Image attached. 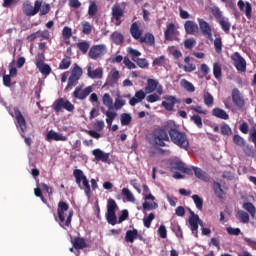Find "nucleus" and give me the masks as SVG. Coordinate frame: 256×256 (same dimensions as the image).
I'll use <instances>...</instances> for the list:
<instances>
[{
  "label": "nucleus",
  "instance_id": "5",
  "mask_svg": "<svg viewBox=\"0 0 256 256\" xmlns=\"http://www.w3.org/2000/svg\"><path fill=\"white\" fill-rule=\"evenodd\" d=\"M14 114H15V119L17 121L16 126L21 130V137L24 138V141L28 147H31V143L33 141L29 137H25V131H27V121L25 120V117L21 113V110L19 108L15 107L14 108Z\"/></svg>",
  "mask_w": 256,
  "mask_h": 256
},
{
  "label": "nucleus",
  "instance_id": "43",
  "mask_svg": "<svg viewBox=\"0 0 256 256\" xmlns=\"http://www.w3.org/2000/svg\"><path fill=\"white\" fill-rule=\"evenodd\" d=\"M102 103L107 107L108 109H113V98L109 93H105L102 96Z\"/></svg>",
  "mask_w": 256,
  "mask_h": 256
},
{
  "label": "nucleus",
  "instance_id": "61",
  "mask_svg": "<svg viewBox=\"0 0 256 256\" xmlns=\"http://www.w3.org/2000/svg\"><path fill=\"white\" fill-rule=\"evenodd\" d=\"M214 48L216 53H221L223 51V41L221 37H218L214 40Z\"/></svg>",
  "mask_w": 256,
  "mask_h": 256
},
{
  "label": "nucleus",
  "instance_id": "63",
  "mask_svg": "<svg viewBox=\"0 0 256 256\" xmlns=\"http://www.w3.org/2000/svg\"><path fill=\"white\" fill-rule=\"evenodd\" d=\"M62 37L64 39H69L70 37H73V30L70 27L65 26L62 30Z\"/></svg>",
  "mask_w": 256,
  "mask_h": 256
},
{
  "label": "nucleus",
  "instance_id": "33",
  "mask_svg": "<svg viewBox=\"0 0 256 256\" xmlns=\"http://www.w3.org/2000/svg\"><path fill=\"white\" fill-rule=\"evenodd\" d=\"M159 85V82L155 79H148L147 80V85L145 87V93L149 94V93H153L156 89L157 86Z\"/></svg>",
  "mask_w": 256,
  "mask_h": 256
},
{
  "label": "nucleus",
  "instance_id": "35",
  "mask_svg": "<svg viewBox=\"0 0 256 256\" xmlns=\"http://www.w3.org/2000/svg\"><path fill=\"white\" fill-rule=\"evenodd\" d=\"M180 86L182 89H185V91H188V93H195V85H193V83L189 82L187 79H181Z\"/></svg>",
  "mask_w": 256,
  "mask_h": 256
},
{
  "label": "nucleus",
  "instance_id": "16",
  "mask_svg": "<svg viewBox=\"0 0 256 256\" xmlns=\"http://www.w3.org/2000/svg\"><path fill=\"white\" fill-rule=\"evenodd\" d=\"M188 223L190 225V230L192 231L193 235H197L199 225L203 227V221L199 218V215L195 214L194 212H191Z\"/></svg>",
  "mask_w": 256,
  "mask_h": 256
},
{
  "label": "nucleus",
  "instance_id": "13",
  "mask_svg": "<svg viewBox=\"0 0 256 256\" xmlns=\"http://www.w3.org/2000/svg\"><path fill=\"white\" fill-rule=\"evenodd\" d=\"M197 21L202 35L209 41H213V30L211 29V25L203 18H198Z\"/></svg>",
  "mask_w": 256,
  "mask_h": 256
},
{
  "label": "nucleus",
  "instance_id": "37",
  "mask_svg": "<svg viewBox=\"0 0 256 256\" xmlns=\"http://www.w3.org/2000/svg\"><path fill=\"white\" fill-rule=\"evenodd\" d=\"M218 23L224 33H229V31H231V22H229V18L223 17L221 20L218 21Z\"/></svg>",
  "mask_w": 256,
  "mask_h": 256
},
{
  "label": "nucleus",
  "instance_id": "11",
  "mask_svg": "<svg viewBox=\"0 0 256 256\" xmlns=\"http://www.w3.org/2000/svg\"><path fill=\"white\" fill-rule=\"evenodd\" d=\"M91 93H93L92 86H88L84 89L83 86H78L72 93V97H74V99H78L79 101H85V99H87Z\"/></svg>",
  "mask_w": 256,
  "mask_h": 256
},
{
  "label": "nucleus",
  "instance_id": "6",
  "mask_svg": "<svg viewBox=\"0 0 256 256\" xmlns=\"http://www.w3.org/2000/svg\"><path fill=\"white\" fill-rule=\"evenodd\" d=\"M83 76V69L79 67V65L75 64L74 67L71 69L70 76L68 77L67 86L64 89L65 93L71 91L77 83H79V79Z\"/></svg>",
  "mask_w": 256,
  "mask_h": 256
},
{
  "label": "nucleus",
  "instance_id": "23",
  "mask_svg": "<svg viewBox=\"0 0 256 256\" xmlns=\"http://www.w3.org/2000/svg\"><path fill=\"white\" fill-rule=\"evenodd\" d=\"M237 5H238L240 11L245 12L246 17H247L248 19H250L251 13H252V11H253V7L251 6V3H249V2H245V3H244L243 0H239V1L237 2Z\"/></svg>",
  "mask_w": 256,
  "mask_h": 256
},
{
  "label": "nucleus",
  "instance_id": "7",
  "mask_svg": "<svg viewBox=\"0 0 256 256\" xmlns=\"http://www.w3.org/2000/svg\"><path fill=\"white\" fill-rule=\"evenodd\" d=\"M143 189V197L145 202H143L142 207L144 211H149L151 209H157V207H159V204H157V202H152L149 203L148 201H155V196H153V194H151V190L149 189V186H147V184H143L142 186Z\"/></svg>",
  "mask_w": 256,
  "mask_h": 256
},
{
  "label": "nucleus",
  "instance_id": "34",
  "mask_svg": "<svg viewBox=\"0 0 256 256\" xmlns=\"http://www.w3.org/2000/svg\"><path fill=\"white\" fill-rule=\"evenodd\" d=\"M110 39L115 45H121V43H123L125 40V36H123L121 32L115 31L111 34Z\"/></svg>",
  "mask_w": 256,
  "mask_h": 256
},
{
  "label": "nucleus",
  "instance_id": "26",
  "mask_svg": "<svg viewBox=\"0 0 256 256\" xmlns=\"http://www.w3.org/2000/svg\"><path fill=\"white\" fill-rule=\"evenodd\" d=\"M140 43H145L148 47H154L155 45V36L149 32L145 33L144 36H140L138 40Z\"/></svg>",
  "mask_w": 256,
  "mask_h": 256
},
{
  "label": "nucleus",
  "instance_id": "30",
  "mask_svg": "<svg viewBox=\"0 0 256 256\" xmlns=\"http://www.w3.org/2000/svg\"><path fill=\"white\" fill-rule=\"evenodd\" d=\"M212 189L218 199L220 200L224 199L225 191L223 190L219 182H213Z\"/></svg>",
  "mask_w": 256,
  "mask_h": 256
},
{
  "label": "nucleus",
  "instance_id": "45",
  "mask_svg": "<svg viewBox=\"0 0 256 256\" xmlns=\"http://www.w3.org/2000/svg\"><path fill=\"white\" fill-rule=\"evenodd\" d=\"M125 105L126 101L123 99V96L118 94L115 98L114 108L116 111H119V109H122Z\"/></svg>",
  "mask_w": 256,
  "mask_h": 256
},
{
  "label": "nucleus",
  "instance_id": "40",
  "mask_svg": "<svg viewBox=\"0 0 256 256\" xmlns=\"http://www.w3.org/2000/svg\"><path fill=\"white\" fill-rule=\"evenodd\" d=\"M175 35V24L174 23H169L166 26V30L164 32V37L166 40L171 39Z\"/></svg>",
  "mask_w": 256,
  "mask_h": 256
},
{
  "label": "nucleus",
  "instance_id": "10",
  "mask_svg": "<svg viewBox=\"0 0 256 256\" xmlns=\"http://www.w3.org/2000/svg\"><path fill=\"white\" fill-rule=\"evenodd\" d=\"M107 55V45L105 44H96L93 45L88 52V57L93 61H97Z\"/></svg>",
  "mask_w": 256,
  "mask_h": 256
},
{
  "label": "nucleus",
  "instance_id": "32",
  "mask_svg": "<svg viewBox=\"0 0 256 256\" xmlns=\"http://www.w3.org/2000/svg\"><path fill=\"white\" fill-rule=\"evenodd\" d=\"M213 117H217L218 119H223L224 121H227L229 119V114L221 108H214L212 110Z\"/></svg>",
  "mask_w": 256,
  "mask_h": 256
},
{
  "label": "nucleus",
  "instance_id": "46",
  "mask_svg": "<svg viewBox=\"0 0 256 256\" xmlns=\"http://www.w3.org/2000/svg\"><path fill=\"white\" fill-rule=\"evenodd\" d=\"M184 170H185V163L183 162L178 161L171 164L170 171L172 173H175L177 171H181V173H183Z\"/></svg>",
  "mask_w": 256,
  "mask_h": 256
},
{
  "label": "nucleus",
  "instance_id": "3",
  "mask_svg": "<svg viewBox=\"0 0 256 256\" xmlns=\"http://www.w3.org/2000/svg\"><path fill=\"white\" fill-rule=\"evenodd\" d=\"M173 124V120L167 121L162 127L154 131L153 139L158 147H165V141H169V127Z\"/></svg>",
  "mask_w": 256,
  "mask_h": 256
},
{
  "label": "nucleus",
  "instance_id": "2",
  "mask_svg": "<svg viewBox=\"0 0 256 256\" xmlns=\"http://www.w3.org/2000/svg\"><path fill=\"white\" fill-rule=\"evenodd\" d=\"M66 211H69V204L67 202L60 201L57 208L58 218L55 219L63 229H65V227H71V221H73V210L69 211V214L65 220Z\"/></svg>",
  "mask_w": 256,
  "mask_h": 256
},
{
  "label": "nucleus",
  "instance_id": "28",
  "mask_svg": "<svg viewBox=\"0 0 256 256\" xmlns=\"http://www.w3.org/2000/svg\"><path fill=\"white\" fill-rule=\"evenodd\" d=\"M139 238V231L137 229L128 230L125 235L126 243H135V239Z\"/></svg>",
  "mask_w": 256,
  "mask_h": 256
},
{
  "label": "nucleus",
  "instance_id": "24",
  "mask_svg": "<svg viewBox=\"0 0 256 256\" xmlns=\"http://www.w3.org/2000/svg\"><path fill=\"white\" fill-rule=\"evenodd\" d=\"M184 29L187 35H195L199 31V26L195 21L188 20L184 24Z\"/></svg>",
  "mask_w": 256,
  "mask_h": 256
},
{
  "label": "nucleus",
  "instance_id": "29",
  "mask_svg": "<svg viewBox=\"0 0 256 256\" xmlns=\"http://www.w3.org/2000/svg\"><path fill=\"white\" fill-rule=\"evenodd\" d=\"M74 249H86L87 247V242L85 241V238L83 237H75L71 241Z\"/></svg>",
  "mask_w": 256,
  "mask_h": 256
},
{
  "label": "nucleus",
  "instance_id": "8",
  "mask_svg": "<svg viewBox=\"0 0 256 256\" xmlns=\"http://www.w3.org/2000/svg\"><path fill=\"white\" fill-rule=\"evenodd\" d=\"M117 202L113 198H109L107 201V212H106V221L109 225L115 226L117 223Z\"/></svg>",
  "mask_w": 256,
  "mask_h": 256
},
{
  "label": "nucleus",
  "instance_id": "57",
  "mask_svg": "<svg viewBox=\"0 0 256 256\" xmlns=\"http://www.w3.org/2000/svg\"><path fill=\"white\" fill-rule=\"evenodd\" d=\"M242 151L245 153V155H247V157H253V155H255L253 146L249 144H244V146H242Z\"/></svg>",
  "mask_w": 256,
  "mask_h": 256
},
{
  "label": "nucleus",
  "instance_id": "15",
  "mask_svg": "<svg viewBox=\"0 0 256 256\" xmlns=\"http://www.w3.org/2000/svg\"><path fill=\"white\" fill-rule=\"evenodd\" d=\"M111 15V19L112 21H115L116 27H119V25L123 23V20H121V18L125 15V12L123 11V8H121V5L115 4L112 7Z\"/></svg>",
  "mask_w": 256,
  "mask_h": 256
},
{
  "label": "nucleus",
  "instance_id": "1",
  "mask_svg": "<svg viewBox=\"0 0 256 256\" xmlns=\"http://www.w3.org/2000/svg\"><path fill=\"white\" fill-rule=\"evenodd\" d=\"M168 131L171 143L185 151L189 150V138L187 137V133L179 130V126H177L175 121H172V125L168 128Z\"/></svg>",
  "mask_w": 256,
  "mask_h": 256
},
{
  "label": "nucleus",
  "instance_id": "48",
  "mask_svg": "<svg viewBox=\"0 0 256 256\" xmlns=\"http://www.w3.org/2000/svg\"><path fill=\"white\" fill-rule=\"evenodd\" d=\"M120 74H119V70H114L112 73H111V76H110V85L112 87H115V85H117V83H119V79H120Z\"/></svg>",
  "mask_w": 256,
  "mask_h": 256
},
{
  "label": "nucleus",
  "instance_id": "19",
  "mask_svg": "<svg viewBox=\"0 0 256 256\" xmlns=\"http://www.w3.org/2000/svg\"><path fill=\"white\" fill-rule=\"evenodd\" d=\"M130 35L135 39L136 41H139V39L143 36V29H141L139 22H134L130 26Z\"/></svg>",
  "mask_w": 256,
  "mask_h": 256
},
{
  "label": "nucleus",
  "instance_id": "53",
  "mask_svg": "<svg viewBox=\"0 0 256 256\" xmlns=\"http://www.w3.org/2000/svg\"><path fill=\"white\" fill-rule=\"evenodd\" d=\"M92 31H93V25H91V23H89L88 21L82 22L83 35H91Z\"/></svg>",
  "mask_w": 256,
  "mask_h": 256
},
{
  "label": "nucleus",
  "instance_id": "58",
  "mask_svg": "<svg viewBox=\"0 0 256 256\" xmlns=\"http://www.w3.org/2000/svg\"><path fill=\"white\" fill-rule=\"evenodd\" d=\"M153 219H155L154 213H150L147 217L143 218L144 227H146V229L151 228V223H153Z\"/></svg>",
  "mask_w": 256,
  "mask_h": 256
},
{
  "label": "nucleus",
  "instance_id": "38",
  "mask_svg": "<svg viewBox=\"0 0 256 256\" xmlns=\"http://www.w3.org/2000/svg\"><path fill=\"white\" fill-rule=\"evenodd\" d=\"M203 99L206 107H212L215 103V98H213V95L207 91H204Z\"/></svg>",
  "mask_w": 256,
  "mask_h": 256
},
{
  "label": "nucleus",
  "instance_id": "14",
  "mask_svg": "<svg viewBox=\"0 0 256 256\" xmlns=\"http://www.w3.org/2000/svg\"><path fill=\"white\" fill-rule=\"evenodd\" d=\"M232 61L237 71H241V73H245L247 71V61H245V58H243L239 52H235L232 55Z\"/></svg>",
  "mask_w": 256,
  "mask_h": 256
},
{
  "label": "nucleus",
  "instance_id": "42",
  "mask_svg": "<svg viewBox=\"0 0 256 256\" xmlns=\"http://www.w3.org/2000/svg\"><path fill=\"white\" fill-rule=\"evenodd\" d=\"M210 13H212L213 17L219 22L223 19V12L218 6H213L210 8Z\"/></svg>",
  "mask_w": 256,
  "mask_h": 256
},
{
  "label": "nucleus",
  "instance_id": "27",
  "mask_svg": "<svg viewBox=\"0 0 256 256\" xmlns=\"http://www.w3.org/2000/svg\"><path fill=\"white\" fill-rule=\"evenodd\" d=\"M47 139H48V141H67L66 136L59 134L53 130H50L47 133Z\"/></svg>",
  "mask_w": 256,
  "mask_h": 256
},
{
  "label": "nucleus",
  "instance_id": "51",
  "mask_svg": "<svg viewBox=\"0 0 256 256\" xmlns=\"http://www.w3.org/2000/svg\"><path fill=\"white\" fill-rule=\"evenodd\" d=\"M127 53L131 56L132 61H137V59H139L138 57H141V52H139V50L134 49L132 47H128L127 48Z\"/></svg>",
  "mask_w": 256,
  "mask_h": 256
},
{
  "label": "nucleus",
  "instance_id": "64",
  "mask_svg": "<svg viewBox=\"0 0 256 256\" xmlns=\"http://www.w3.org/2000/svg\"><path fill=\"white\" fill-rule=\"evenodd\" d=\"M250 138L252 143H254V147L256 148V124L250 130Z\"/></svg>",
  "mask_w": 256,
  "mask_h": 256
},
{
  "label": "nucleus",
  "instance_id": "50",
  "mask_svg": "<svg viewBox=\"0 0 256 256\" xmlns=\"http://www.w3.org/2000/svg\"><path fill=\"white\" fill-rule=\"evenodd\" d=\"M121 125L127 126L133 121V117L129 113H122L120 116Z\"/></svg>",
  "mask_w": 256,
  "mask_h": 256
},
{
  "label": "nucleus",
  "instance_id": "62",
  "mask_svg": "<svg viewBox=\"0 0 256 256\" xmlns=\"http://www.w3.org/2000/svg\"><path fill=\"white\" fill-rule=\"evenodd\" d=\"M135 63H137L140 69H147L149 67V62L145 58H138L135 60Z\"/></svg>",
  "mask_w": 256,
  "mask_h": 256
},
{
  "label": "nucleus",
  "instance_id": "39",
  "mask_svg": "<svg viewBox=\"0 0 256 256\" xmlns=\"http://www.w3.org/2000/svg\"><path fill=\"white\" fill-rule=\"evenodd\" d=\"M242 207H243V209H244L245 211H247V213L250 214V216H251L253 219H255L256 208H255V205H253V203H251V202H245Z\"/></svg>",
  "mask_w": 256,
  "mask_h": 256
},
{
  "label": "nucleus",
  "instance_id": "47",
  "mask_svg": "<svg viewBox=\"0 0 256 256\" xmlns=\"http://www.w3.org/2000/svg\"><path fill=\"white\" fill-rule=\"evenodd\" d=\"M213 75H214L215 79H221V77L223 75V70L221 68V64H219V63L213 64Z\"/></svg>",
  "mask_w": 256,
  "mask_h": 256
},
{
  "label": "nucleus",
  "instance_id": "4",
  "mask_svg": "<svg viewBox=\"0 0 256 256\" xmlns=\"http://www.w3.org/2000/svg\"><path fill=\"white\" fill-rule=\"evenodd\" d=\"M73 176L76 179V184L78 185L79 189H83L85 195L91 197V185L89 184L87 176H85L83 173V170L75 169L73 171Z\"/></svg>",
  "mask_w": 256,
  "mask_h": 256
},
{
  "label": "nucleus",
  "instance_id": "12",
  "mask_svg": "<svg viewBox=\"0 0 256 256\" xmlns=\"http://www.w3.org/2000/svg\"><path fill=\"white\" fill-rule=\"evenodd\" d=\"M41 5H43L41 0H36L34 2V7L31 3H26L23 5V12L27 17H33L37 15L38 11L41 9Z\"/></svg>",
  "mask_w": 256,
  "mask_h": 256
},
{
  "label": "nucleus",
  "instance_id": "25",
  "mask_svg": "<svg viewBox=\"0 0 256 256\" xmlns=\"http://www.w3.org/2000/svg\"><path fill=\"white\" fill-rule=\"evenodd\" d=\"M192 169L194 171L195 177H197V179H200V181H204V183H209V181H211V178L209 177V175H207V172L203 171L201 168L192 167Z\"/></svg>",
  "mask_w": 256,
  "mask_h": 256
},
{
  "label": "nucleus",
  "instance_id": "31",
  "mask_svg": "<svg viewBox=\"0 0 256 256\" xmlns=\"http://www.w3.org/2000/svg\"><path fill=\"white\" fill-rule=\"evenodd\" d=\"M184 63L187 64V65L183 66V71H185V73H193V71L197 70V66H195V64L191 63V57L186 56L184 58Z\"/></svg>",
  "mask_w": 256,
  "mask_h": 256
},
{
  "label": "nucleus",
  "instance_id": "54",
  "mask_svg": "<svg viewBox=\"0 0 256 256\" xmlns=\"http://www.w3.org/2000/svg\"><path fill=\"white\" fill-rule=\"evenodd\" d=\"M106 123L108 127H111L113 125V121H115V117H117V113L112 112V111H106Z\"/></svg>",
  "mask_w": 256,
  "mask_h": 256
},
{
  "label": "nucleus",
  "instance_id": "17",
  "mask_svg": "<svg viewBox=\"0 0 256 256\" xmlns=\"http://www.w3.org/2000/svg\"><path fill=\"white\" fill-rule=\"evenodd\" d=\"M232 101L238 109H243L245 107V99L243 98V94L238 88H233L231 92Z\"/></svg>",
  "mask_w": 256,
  "mask_h": 256
},
{
  "label": "nucleus",
  "instance_id": "18",
  "mask_svg": "<svg viewBox=\"0 0 256 256\" xmlns=\"http://www.w3.org/2000/svg\"><path fill=\"white\" fill-rule=\"evenodd\" d=\"M177 103H181V100L173 95H166L164 96V101H162L161 105L166 111H173Z\"/></svg>",
  "mask_w": 256,
  "mask_h": 256
},
{
  "label": "nucleus",
  "instance_id": "49",
  "mask_svg": "<svg viewBox=\"0 0 256 256\" xmlns=\"http://www.w3.org/2000/svg\"><path fill=\"white\" fill-rule=\"evenodd\" d=\"M36 67L37 69H39L42 75H51V66H49V64L43 63V64H39Z\"/></svg>",
  "mask_w": 256,
  "mask_h": 256
},
{
  "label": "nucleus",
  "instance_id": "36",
  "mask_svg": "<svg viewBox=\"0 0 256 256\" xmlns=\"http://www.w3.org/2000/svg\"><path fill=\"white\" fill-rule=\"evenodd\" d=\"M220 132L221 135H224V137H230V135H233V130L231 129V126L229 124L222 122L220 124Z\"/></svg>",
  "mask_w": 256,
  "mask_h": 256
},
{
  "label": "nucleus",
  "instance_id": "22",
  "mask_svg": "<svg viewBox=\"0 0 256 256\" xmlns=\"http://www.w3.org/2000/svg\"><path fill=\"white\" fill-rule=\"evenodd\" d=\"M92 155L95 161H102V163H109V153L103 152L101 149H94Z\"/></svg>",
  "mask_w": 256,
  "mask_h": 256
},
{
  "label": "nucleus",
  "instance_id": "55",
  "mask_svg": "<svg viewBox=\"0 0 256 256\" xmlns=\"http://www.w3.org/2000/svg\"><path fill=\"white\" fill-rule=\"evenodd\" d=\"M192 199L196 205V208L199 211H203V198L199 197V195H197V194H194V195H192Z\"/></svg>",
  "mask_w": 256,
  "mask_h": 256
},
{
  "label": "nucleus",
  "instance_id": "56",
  "mask_svg": "<svg viewBox=\"0 0 256 256\" xmlns=\"http://www.w3.org/2000/svg\"><path fill=\"white\" fill-rule=\"evenodd\" d=\"M89 47H91V44H89L87 41L77 43V48L84 54L89 51Z\"/></svg>",
  "mask_w": 256,
  "mask_h": 256
},
{
  "label": "nucleus",
  "instance_id": "41",
  "mask_svg": "<svg viewBox=\"0 0 256 256\" xmlns=\"http://www.w3.org/2000/svg\"><path fill=\"white\" fill-rule=\"evenodd\" d=\"M121 195L122 197H125L126 201H128L129 203H135V196L133 195L131 190H129V188H123Z\"/></svg>",
  "mask_w": 256,
  "mask_h": 256
},
{
  "label": "nucleus",
  "instance_id": "20",
  "mask_svg": "<svg viewBox=\"0 0 256 256\" xmlns=\"http://www.w3.org/2000/svg\"><path fill=\"white\" fill-rule=\"evenodd\" d=\"M87 75L89 79H103V68L98 67L93 70L91 65L87 66Z\"/></svg>",
  "mask_w": 256,
  "mask_h": 256
},
{
  "label": "nucleus",
  "instance_id": "52",
  "mask_svg": "<svg viewBox=\"0 0 256 256\" xmlns=\"http://www.w3.org/2000/svg\"><path fill=\"white\" fill-rule=\"evenodd\" d=\"M71 67V57L65 56L59 64V69L65 70Z\"/></svg>",
  "mask_w": 256,
  "mask_h": 256
},
{
  "label": "nucleus",
  "instance_id": "60",
  "mask_svg": "<svg viewBox=\"0 0 256 256\" xmlns=\"http://www.w3.org/2000/svg\"><path fill=\"white\" fill-rule=\"evenodd\" d=\"M233 143L238 147H245V139H243L239 134H235L233 136Z\"/></svg>",
  "mask_w": 256,
  "mask_h": 256
},
{
  "label": "nucleus",
  "instance_id": "44",
  "mask_svg": "<svg viewBox=\"0 0 256 256\" xmlns=\"http://www.w3.org/2000/svg\"><path fill=\"white\" fill-rule=\"evenodd\" d=\"M98 12H99V7L97 6V2L90 1L89 7H88L89 17H95V15H97Z\"/></svg>",
  "mask_w": 256,
  "mask_h": 256
},
{
  "label": "nucleus",
  "instance_id": "9",
  "mask_svg": "<svg viewBox=\"0 0 256 256\" xmlns=\"http://www.w3.org/2000/svg\"><path fill=\"white\" fill-rule=\"evenodd\" d=\"M52 109L55 111V113H61L63 109L69 113H73V111H75V105L65 98H58L52 104Z\"/></svg>",
  "mask_w": 256,
  "mask_h": 256
},
{
  "label": "nucleus",
  "instance_id": "21",
  "mask_svg": "<svg viewBox=\"0 0 256 256\" xmlns=\"http://www.w3.org/2000/svg\"><path fill=\"white\" fill-rule=\"evenodd\" d=\"M145 97H147V92L143 90L136 91L135 95L130 98L129 105H131V107H135V105H137V103H141Z\"/></svg>",
  "mask_w": 256,
  "mask_h": 256
},
{
  "label": "nucleus",
  "instance_id": "59",
  "mask_svg": "<svg viewBox=\"0 0 256 256\" xmlns=\"http://www.w3.org/2000/svg\"><path fill=\"white\" fill-rule=\"evenodd\" d=\"M238 219H240L241 223H249V214L243 210H239L237 212Z\"/></svg>",
  "mask_w": 256,
  "mask_h": 256
}]
</instances>
